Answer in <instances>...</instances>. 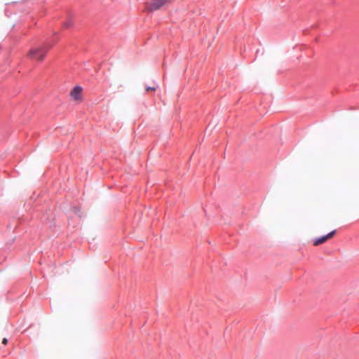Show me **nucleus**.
Wrapping results in <instances>:
<instances>
[{
	"instance_id": "obj_1",
	"label": "nucleus",
	"mask_w": 359,
	"mask_h": 359,
	"mask_svg": "<svg viewBox=\"0 0 359 359\" xmlns=\"http://www.w3.org/2000/svg\"><path fill=\"white\" fill-rule=\"evenodd\" d=\"M50 46H49L50 48ZM48 47L41 46L39 48H34L28 53V57L32 60H36L42 61L48 51Z\"/></svg>"
},
{
	"instance_id": "obj_2",
	"label": "nucleus",
	"mask_w": 359,
	"mask_h": 359,
	"mask_svg": "<svg viewBox=\"0 0 359 359\" xmlns=\"http://www.w3.org/2000/svg\"><path fill=\"white\" fill-rule=\"evenodd\" d=\"M172 1L173 0H151V2L147 4V8L151 12L157 11Z\"/></svg>"
},
{
	"instance_id": "obj_5",
	"label": "nucleus",
	"mask_w": 359,
	"mask_h": 359,
	"mask_svg": "<svg viewBox=\"0 0 359 359\" xmlns=\"http://www.w3.org/2000/svg\"><path fill=\"white\" fill-rule=\"evenodd\" d=\"M71 25H72V22H71V21H68V22H65V23L63 24L62 27H63L64 28L67 29V28H69Z\"/></svg>"
},
{
	"instance_id": "obj_3",
	"label": "nucleus",
	"mask_w": 359,
	"mask_h": 359,
	"mask_svg": "<svg viewBox=\"0 0 359 359\" xmlns=\"http://www.w3.org/2000/svg\"><path fill=\"white\" fill-rule=\"evenodd\" d=\"M83 88L81 86H75L70 92V96L72 100L77 102H81L83 99Z\"/></svg>"
},
{
	"instance_id": "obj_4",
	"label": "nucleus",
	"mask_w": 359,
	"mask_h": 359,
	"mask_svg": "<svg viewBox=\"0 0 359 359\" xmlns=\"http://www.w3.org/2000/svg\"><path fill=\"white\" fill-rule=\"evenodd\" d=\"M336 233H337V231L333 230L326 235H324V236L317 238L316 239L314 240L313 245L316 246H318V245H320L325 243L330 238H332L336 234Z\"/></svg>"
},
{
	"instance_id": "obj_6",
	"label": "nucleus",
	"mask_w": 359,
	"mask_h": 359,
	"mask_svg": "<svg viewBox=\"0 0 359 359\" xmlns=\"http://www.w3.org/2000/svg\"><path fill=\"white\" fill-rule=\"evenodd\" d=\"M149 90L155 91L156 90V87L155 86H153V87L146 86V91L148 92Z\"/></svg>"
},
{
	"instance_id": "obj_7",
	"label": "nucleus",
	"mask_w": 359,
	"mask_h": 359,
	"mask_svg": "<svg viewBox=\"0 0 359 359\" xmlns=\"http://www.w3.org/2000/svg\"><path fill=\"white\" fill-rule=\"evenodd\" d=\"M2 343L4 344V345H6L7 343H8V340L6 338H4L3 340H2Z\"/></svg>"
}]
</instances>
